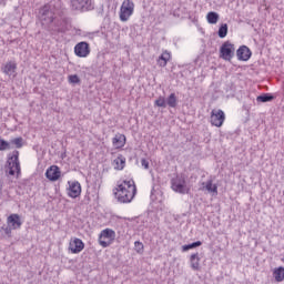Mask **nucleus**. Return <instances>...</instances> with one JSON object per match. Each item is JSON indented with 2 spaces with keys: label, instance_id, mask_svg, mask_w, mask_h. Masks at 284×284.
Listing matches in <instances>:
<instances>
[{
  "label": "nucleus",
  "instance_id": "1",
  "mask_svg": "<svg viewBox=\"0 0 284 284\" xmlns=\"http://www.w3.org/2000/svg\"><path fill=\"white\" fill-rule=\"evenodd\" d=\"M114 196L118 203H132L136 196V184L134 180H123L118 182L114 189Z\"/></svg>",
  "mask_w": 284,
  "mask_h": 284
},
{
  "label": "nucleus",
  "instance_id": "2",
  "mask_svg": "<svg viewBox=\"0 0 284 284\" xmlns=\"http://www.w3.org/2000/svg\"><path fill=\"white\" fill-rule=\"evenodd\" d=\"M7 172L10 174V176H19L21 174V163L19 162V151H14L12 156L8 159L7 161Z\"/></svg>",
  "mask_w": 284,
  "mask_h": 284
},
{
  "label": "nucleus",
  "instance_id": "3",
  "mask_svg": "<svg viewBox=\"0 0 284 284\" xmlns=\"http://www.w3.org/2000/svg\"><path fill=\"white\" fill-rule=\"evenodd\" d=\"M132 14H134V2L132 0H124L120 7V21L123 23L130 21Z\"/></svg>",
  "mask_w": 284,
  "mask_h": 284
},
{
  "label": "nucleus",
  "instance_id": "4",
  "mask_svg": "<svg viewBox=\"0 0 284 284\" xmlns=\"http://www.w3.org/2000/svg\"><path fill=\"white\" fill-rule=\"evenodd\" d=\"M40 21L44 28H48L54 21V11L50 8V4L40 9Z\"/></svg>",
  "mask_w": 284,
  "mask_h": 284
},
{
  "label": "nucleus",
  "instance_id": "5",
  "mask_svg": "<svg viewBox=\"0 0 284 284\" xmlns=\"http://www.w3.org/2000/svg\"><path fill=\"white\" fill-rule=\"evenodd\" d=\"M114 239H116L114 230L105 229L100 233L99 244L101 247H110L111 243H114Z\"/></svg>",
  "mask_w": 284,
  "mask_h": 284
},
{
  "label": "nucleus",
  "instance_id": "6",
  "mask_svg": "<svg viewBox=\"0 0 284 284\" xmlns=\"http://www.w3.org/2000/svg\"><path fill=\"white\" fill-rule=\"evenodd\" d=\"M71 8L78 12H88L94 10L92 0H71Z\"/></svg>",
  "mask_w": 284,
  "mask_h": 284
},
{
  "label": "nucleus",
  "instance_id": "7",
  "mask_svg": "<svg viewBox=\"0 0 284 284\" xmlns=\"http://www.w3.org/2000/svg\"><path fill=\"white\" fill-rule=\"evenodd\" d=\"M234 44H232L230 41H226L222 44L220 49V57L221 59H224V61H232L234 58Z\"/></svg>",
  "mask_w": 284,
  "mask_h": 284
},
{
  "label": "nucleus",
  "instance_id": "8",
  "mask_svg": "<svg viewBox=\"0 0 284 284\" xmlns=\"http://www.w3.org/2000/svg\"><path fill=\"white\" fill-rule=\"evenodd\" d=\"M225 123V112L221 109H213L211 112V125L221 128Z\"/></svg>",
  "mask_w": 284,
  "mask_h": 284
},
{
  "label": "nucleus",
  "instance_id": "9",
  "mask_svg": "<svg viewBox=\"0 0 284 284\" xmlns=\"http://www.w3.org/2000/svg\"><path fill=\"white\" fill-rule=\"evenodd\" d=\"M172 190L179 192V194H187V192H190V189L185 185V179L183 178H175L172 180Z\"/></svg>",
  "mask_w": 284,
  "mask_h": 284
},
{
  "label": "nucleus",
  "instance_id": "10",
  "mask_svg": "<svg viewBox=\"0 0 284 284\" xmlns=\"http://www.w3.org/2000/svg\"><path fill=\"white\" fill-rule=\"evenodd\" d=\"M200 185L201 192H209V194H213V196L219 194V185L214 184V180L212 179L207 180L206 182H201Z\"/></svg>",
  "mask_w": 284,
  "mask_h": 284
},
{
  "label": "nucleus",
  "instance_id": "11",
  "mask_svg": "<svg viewBox=\"0 0 284 284\" xmlns=\"http://www.w3.org/2000/svg\"><path fill=\"white\" fill-rule=\"evenodd\" d=\"M84 247H85V244L79 237L71 240L69 243V252H71V254H81Z\"/></svg>",
  "mask_w": 284,
  "mask_h": 284
},
{
  "label": "nucleus",
  "instance_id": "12",
  "mask_svg": "<svg viewBox=\"0 0 284 284\" xmlns=\"http://www.w3.org/2000/svg\"><path fill=\"white\" fill-rule=\"evenodd\" d=\"M68 196L70 199H79L81 196V183L78 181L69 182Z\"/></svg>",
  "mask_w": 284,
  "mask_h": 284
},
{
  "label": "nucleus",
  "instance_id": "13",
  "mask_svg": "<svg viewBox=\"0 0 284 284\" xmlns=\"http://www.w3.org/2000/svg\"><path fill=\"white\" fill-rule=\"evenodd\" d=\"M77 57L85 58L90 54V44L88 42H80L74 47Z\"/></svg>",
  "mask_w": 284,
  "mask_h": 284
},
{
  "label": "nucleus",
  "instance_id": "14",
  "mask_svg": "<svg viewBox=\"0 0 284 284\" xmlns=\"http://www.w3.org/2000/svg\"><path fill=\"white\" fill-rule=\"evenodd\" d=\"M45 176L49 181H59V179H61V169L57 165H52L45 171Z\"/></svg>",
  "mask_w": 284,
  "mask_h": 284
},
{
  "label": "nucleus",
  "instance_id": "15",
  "mask_svg": "<svg viewBox=\"0 0 284 284\" xmlns=\"http://www.w3.org/2000/svg\"><path fill=\"white\" fill-rule=\"evenodd\" d=\"M239 61H250L252 58V51L246 45H242L236 51Z\"/></svg>",
  "mask_w": 284,
  "mask_h": 284
},
{
  "label": "nucleus",
  "instance_id": "16",
  "mask_svg": "<svg viewBox=\"0 0 284 284\" xmlns=\"http://www.w3.org/2000/svg\"><path fill=\"white\" fill-rule=\"evenodd\" d=\"M8 225H11V230H19L23 223L21 222V216L17 213H13L7 219Z\"/></svg>",
  "mask_w": 284,
  "mask_h": 284
},
{
  "label": "nucleus",
  "instance_id": "17",
  "mask_svg": "<svg viewBox=\"0 0 284 284\" xmlns=\"http://www.w3.org/2000/svg\"><path fill=\"white\" fill-rule=\"evenodd\" d=\"M190 263L191 268L195 272H199L201 270V257L199 256V253H194L190 256Z\"/></svg>",
  "mask_w": 284,
  "mask_h": 284
},
{
  "label": "nucleus",
  "instance_id": "18",
  "mask_svg": "<svg viewBox=\"0 0 284 284\" xmlns=\"http://www.w3.org/2000/svg\"><path fill=\"white\" fill-rule=\"evenodd\" d=\"M112 144L116 150L124 148L125 136L121 133L115 134V136L112 139Z\"/></svg>",
  "mask_w": 284,
  "mask_h": 284
},
{
  "label": "nucleus",
  "instance_id": "19",
  "mask_svg": "<svg viewBox=\"0 0 284 284\" xmlns=\"http://www.w3.org/2000/svg\"><path fill=\"white\" fill-rule=\"evenodd\" d=\"M172 59V54L168 51H164L159 58H158V65L160 68H165L168 65V61Z\"/></svg>",
  "mask_w": 284,
  "mask_h": 284
},
{
  "label": "nucleus",
  "instance_id": "20",
  "mask_svg": "<svg viewBox=\"0 0 284 284\" xmlns=\"http://www.w3.org/2000/svg\"><path fill=\"white\" fill-rule=\"evenodd\" d=\"M3 73L7 74L8 77H12V74H14V72H17V63L14 62H8L3 69H2Z\"/></svg>",
  "mask_w": 284,
  "mask_h": 284
},
{
  "label": "nucleus",
  "instance_id": "21",
  "mask_svg": "<svg viewBox=\"0 0 284 284\" xmlns=\"http://www.w3.org/2000/svg\"><path fill=\"white\" fill-rule=\"evenodd\" d=\"M273 276H274L276 283H282V281H284V267L280 266V267L275 268L273 272Z\"/></svg>",
  "mask_w": 284,
  "mask_h": 284
},
{
  "label": "nucleus",
  "instance_id": "22",
  "mask_svg": "<svg viewBox=\"0 0 284 284\" xmlns=\"http://www.w3.org/2000/svg\"><path fill=\"white\" fill-rule=\"evenodd\" d=\"M206 21L207 23H211L212 26L219 23V13L211 11L206 14Z\"/></svg>",
  "mask_w": 284,
  "mask_h": 284
},
{
  "label": "nucleus",
  "instance_id": "23",
  "mask_svg": "<svg viewBox=\"0 0 284 284\" xmlns=\"http://www.w3.org/2000/svg\"><path fill=\"white\" fill-rule=\"evenodd\" d=\"M257 103H270V101H274V95L270 93H264L256 98Z\"/></svg>",
  "mask_w": 284,
  "mask_h": 284
},
{
  "label": "nucleus",
  "instance_id": "24",
  "mask_svg": "<svg viewBox=\"0 0 284 284\" xmlns=\"http://www.w3.org/2000/svg\"><path fill=\"white\" fill-rule=\"evenodd\" d=\"M113 163L115 170H123V168H125V158L120 155L113 161Z\"/></svg>",
  "mask_w": 284,
  "mask_h": 284
},
{
  "label": "nucleus",
  "instance_id": "25",
  "mask_svg": "<svg viewBox=\"0 0 284 284\" xmlns=\"http://www.w3.org/2000/svg\"><path fill=\"white\" fill-rule=\"evenodd\" d=\"M178 103L179 100L176 99V94L171 93L166 99V105H169V108H176Z\"/></svg>",
  "mask_w": 284,
  "mask_h": 284
},
{
  "label": "nucleus",
  "instance_id": "26",
  "mask_svg": "<svg viewBox=\"0 0 284 284\" xmlns=\"http://www.w3.org/2000/svg\"><path fill=\"white\" fill-rule=\"evenodd\" d=\"M203 245V242L196 241L191 244H186L182 246V252H187L189 250H194V247H201Z\"/></svg>",
  "mask_w": 284,
  "mask_h": 284
},
{
  "label": "nucleus",
  "instance_id": "27",
  "mask_svg": "<svg viewBox=\"0 0 284 284\" xmlns=\"http://www.w3.org/2000/svg\"><path fill=\"white\" fill-rule=\"evenodd\" d=\"M154 105H156V108H168V103H166L165 97L160 95L154 101Z\"/></svg>",
  "mask_w": 284,
  "mask_h": 284
},
{
  "label": "nucleus",
  "instance_id": "28",
  "mask_svg": "<svg viewBox=\"0 0 284 284\" xmlns=\"http://www.w3.org/2000/svg\"><path fill=\"white\" fill-rule=\"evenodd\" d=\"M217 34L220 39H225V37H227V23H224L220 27Z\"/></svg>",
  "mask_w": 284,
  "mask_h": 284
},
{
  "label": "nucleus",
  "instance_id": "29",
  "mask_svg": "<svg viewBox=\"0 0 284 284\" xmlns=\"http://www.w3.org/2000/svg\"><path fill=\"white\" fill-rule=\"evenodd\" d=\"M11 143L18 149L23 148V138H16L11 141Z\"/></svg>",
  "mask_w": 284,
  "mask_h": 284
},
{
  "label": "nucleus",
  "instance_id": "30",
  "mask_svg": "<svg viewBox=\"0 0 284 284\" xmlns=\"http://www.w3.org/2000/svg\"><path fill=\"white\" fill-rule=\"evenodd\" d=\"M4 150H10V143L6 140H0V152H4Z\"/></svg>",
  "mask_w": 284,
  "mask_h": 284
},
{
  "label": "nucleus",
  "instance_id": "31",
  "mask_svg": "<svg viewBox=\"0 0 284 284\" xmlns=\"http://www.w3.org/2000/svg\"><path fill=\"white\" fill-rule=\"evenodd\" d=\"M69 83H81V79L77 74L69 75Z\"/></svg>",
  "mask_w": 284,
  "mask_h": 284
},
{
  "label": "nucleus",
  "instance_id": "32",
  "mask_svg": "<svg viewBox=\"0 0 284 284\" xmlns=\"http://www.w3.org/2000/svg\"><path fill=\"white\" fill-rule=\"evenodd\" d=\"M141 165L144 168V170H150V162H148L145 159L141 160Z\"/></svg>",
  "mask_w": 284,
  "mask_h": 284
},
{
  "label": "nucleus",
  "instance_id": "33",
  "mask_svg": "<svg viewBox=\"0 0 284 284\" xmlns=\"http://www.w3.org/2000/svg\"><path fill=\"white\" fill-rule=\"evenodd\" d=\"M134 246H135L138 250H143V243H141V242H139V241H136V242L134 243Z\"/></svg>",
  "mask_w": 284,
  "mask_h": 284
},
{
  "label": "nucleus",
  "instance_id": "34",
  "mask_svg": "<svg viewBox=\"0 0 284 284\" xmlns=\"http://www.w3.org/2000/svg\"><path fill=\"white\" fill-rule=\"evenodd\" d=\"M84 203H87V204L90 203V195L84 196Z\"/></svg>",
  "mask_w": 284,
  "mask_h": 284
},
{
  "label": "nucleus",
  "instance_id": "35",
  "mask_svg": "<svg viewBox=\"0 0 284 284\" xmlns=\"http://www.w3.org/2000/svg\"><path fill=\"white\" fill-rule=\"evenodd\" d=\"M11 230H12V229L7 227V229L4 230L6 234H10Z\"/></svg>",
  "mask_w": 284,
  "mask_h": 284
},
{
  "label": "nucleus",
  "instance_id": "36",
  "mask_svg": "<svg viewBox=\"0 0 284 284\" xmlns=\"http://www.w3.org/2000/svg\"><path fill=\"white\" fill-rule=\"evenodd\" d=\"M0 6H6V0H0Z\"/></svg>",
  "mask_w": 284,
  "mask_h": 284
}]
</instances>
